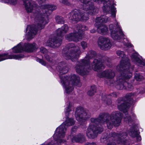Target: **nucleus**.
Instances as JSON below:
<instances>
[{
  "label": "nucleus",
  "instance_id": "nucleus-41",
  "mask_svg": "<svg viewBox=\"0 0 145 145\" xmlns=\"http://www.w3.org/2000/svg\"><path fill=\"white\" fill-rule=\"evenodd\" d=\"M95 30H91V32L92 33H95Z\"/></svg>",
  "mask_w": 145,
  "mask_h": 145
},
{
  "label": "nucleus",
  "instance_id": "nucleus-18",
  "mask_svg": "<svg viewBox=\"0 0 145 145\" xmlns=\"http://www.w3.org/2000/svg\"><path fill=\"white\" fill-rule=\"evenodd\" d=\"M98 43L101 49L104 50L110 48L112 45L110 40L108 38L102 37L99 38Z\"/></svg>",
  "mask_w": 145,
  "mask_h": 145
},
{
  "label": "nucleus",
  "instance_id": "nucleus-1",
  "mask_svg": "<svg viewBox=\"0 0 145 145\" xmlns=\"http://www.w3.org/2000/svg\"><path fill=\"white\" fill-rule=\"evenodd\" d=\"M56 8V6L53 5L46 4L41 6V11H40L39 13H37L35 17L37 27L34 28V25H29L26 29L25 38L27 40H30L33 37L37 30H40L44 28L48 22V16L50 13V11L54 10Z\"/></svg>",
  "mask_w": 145,
  "mask_h": 145
},
{
  "label": "nucleus",
  "instance_id": "nucleus-10",
  "mask_svg": "<svg viewBox=\"0 0 145 145\" xmlns=\"http://www.w3.org/2000/svg\"><path fill=\"white\" fill-rule=\"evenodd\" d=\"M118 106L119 110L122 111L123 114V117L124 121L129 125L134 123L137 118L135 115L132 112L129 115L127 112L128 107L125 102L123 100H119L118 101Z\"/></svg>",
  "mask_w": 145,
  "mask_h": 145
},
{
  "label": "nucleus",
  "instance_id": "nucleus-31",
  "mask_svg": "<svg viewBox=\"0 0 145 145\" xmlns=\"http://www.w3.org/2000/svg\"><path fill=\"white\" fill-rule=\"evenodd\" d=\"M39 4H41V3L45 1V0H38ZM60 2L62 3L66 4L67 5H68L69 3L67 0H59Z\"/></svg>",
  "mask_w": 145,
  "mask_h": 145
},
{
  "label": "nucleus",
  "instance_id": "nucleus-14",
  "mask_svg": "<svg viewBox=\"0 0 145 145\" xmlns=\"http://www.w3.org/2000/svg\"><path fill=\"white\" fill-rule=\"evenodd\" d=\"M106 119V123L108 129L111 128L113 125L115 126L119 125L121 121L122 116L119 112H113Z\"/></svg>",
  "mask_w": 145,
  "mask_h": 145
},
{
  "label": "nucleus",
  "instance_id": "nucleus-3",
  "mask_svg": "<svg viewBox=\"0 0 145 145\" xmlns=\"http://www.w3.org/2000/svg\"><path fill=\"white\" fill-rule=\"evenodd\" d=\"M116 54L122 58L120 61V64L116 67L117 70L119 71H122L119 79L117 81L119 83L117 88L120 89H123L124 87L127 89V86L129 90L132 89V86L127 82V80L132 76V72L133 70L132 67H131L128 59L124 55L123 52L117 51Z\"/></svg>",
  "mask_w": 145,
  "mask_h": 145
},
{
  "label": "nucleus",
  "instance_id": "nucleus-15",
  "mask_svg": "<svg viewBox=\"0 0 145 145\" xmlns=\"http://www.w3.org/2000/svg\"><path fill=\"white\" fill-rule=\"evenodd\" d=\"M109 20V18L105 15L96 18L95 25L97 28L98 33L102 34H105L108 33V29L107 27L103 25L102 24L106 23Z\"/></svg>",
  "mask_w": 145,
  "mask_h": 145
},
{
  "label": "nucleus",
  "instance_id": "nucleus-37",
  "mask_svg": "<svg viewBox=\"0 0 145 145\" xmlns=\"http://www.w3.org/2000/svg\"><path fill=\"white\" fill-rule=\"evenodd\" d=\"M109 142L108 143L107 145H116L115 142H113L112 141H110V140H108Z\"/></svg>",
  "mask_w": 145,
  "mask_h": 145
},
{
  "label": "nucleus",
  "instance_id": "nucleus-17",
  "mask_svg": "<svg viewBox=\"0 0 145 145\" xmlns=\"http://www.w3.org/2000/svg\"><path fill=\"white\" fill-rule=\"evenodd\" d=\"M75 115L76 119L82 123L90 117L91 114L88 111L84 110L82 107H78L76 108Z\"/></svg>",
  "mask_w": 145,
  "mask_h": 145
},
{
  "label": "nucleus",
  "instance_id": "nucleus-42",
  "mask_svg": "<svg viewBox=\"0 0 145 145\" xmlns=\"http://www.w3.org/2000/svg\"><path fill=\"white\" fill-rule=\"evenodd\" d=\"M106 103L108 104V105H109L110 104V103H108V102H106Z\"/></svg>",
  "mask_w": 145,
  "mask_h": 145
},
{
  "label": "nucleus",
  "instance_id": "nucleus-43",
  "mask_svg": "<svg viewBox=\"0 0 145 145\" xmlns=\"http://www.w3.org/2000/svg\"><path fill=\"white\" fill-rule=\"evenodd\" d=\"M52 68H54V67L53 66L52 67Z\"/></svg>",
  "mask_w": 145,
  "mask_h": 145
},
{
  "label": "nucleus",
  "instance_id": "nucleus-7",
  "mask_svg": "<svg viewBox=\"0 0 145 145\" xmlns=\"http://www.w3.org/2000/svg\"><path fill=\"white\" fill-rule=\"evenodd\" d=\"M105 116L104 114L102 113L100 114L97 118H92L91 119V123L86 131V135L88 138H94L97 136L98 133H101L103 131V129L102 127L98 128L96 130L97 127L95 126V125L96 123L97 124L99 123H103L105 120L104 118Z\"/></svg>",
  "mask_w": 145,
  "mask_h": 145
},
{
  "label": "nucleus",
  "instance_id": "nucleus-44",
  "mask_svg": "<svg viewBox=\"0 0 145 145\" xmlns=\"http://www.w3.org/2000/svg\"><path fill=\"white\" fill-rule=\"evenodd\" d=\"M53 63H55V61H53Z\"/></svg>",
  "mask_w": 145,
  "mask_h": 145
},
{
  "label": "nucleus",
  "instance_id": "nucleus-36",
  "mask_svg": "<svg viewBox=\"0 0 145 145\" xmlns=\"http://www.w3.org/2000/svg\"><path fill=\"white\" fill-rule=\"evenodd\" d=\"M101 142H104L106 143V141L108 142V139L107 137H105L102 138L101 139Z\"/></svg>",
  "mask_w": 145,
  "mask_h": 145
},
{
  "label": "nucleus",
  "instance_id": "nucleus-24",
  "mask_svg": "<svg viewBox=\"0 0 145 145\" xmlns=\"http://www.w3.org/2000/svg\"><path fill=\"white\" fill-rule=\"evenodd\" d=\"M129 135L133 138H136L137 141L141 140V138L139 135V132L135 129V128L131 127L130 129V132L129 133Z\"/></svg>",
  "mask_w": 145,
  "mask_h": 145
},
{
  "label": "nucleus",
  "instance_id": "nucleus-40",
  "mask_svg": "<svg viewBox=\"0 0 145 145\" xmlns=\"http://www.w3.org/2000/svg\"><path fill=\"white\" fill-rule=\"evenodd\" d=\"M112 95V96L114 97H116V95L115 93H114L112 94V95Z\"/></svg>",
  "mask_w": 145,
  "mask_h": 145
},
{
  "label": "nucleus",
  "instance_id": "nucleus-13",
  "mask_svg": "<svg viewBox=\"0 0 145 145\" xmlns=\"http://www.w3.org/2000/svg\"><path fill=\"white\" fill-rule=\"evenodd\" d=\"M76 29L77 32L76 31L74 33H70L66 36L67 40L69 41H73L76 42L79 41L82 38L83 31L87 30L88 28L86 26L80 25H78Z\"/></svg>",
  "mask_w": 145,
  "mask_h": 145
},
{
  "label": "nucleus",
  "instance_id": "nucleus-35",
  "mask_svg": "<svg viewBox=\"0 0 145 145\" xmlns=\"http://www.w3.org/2000/svg\"><path fill=\"white\" fill-rule=\"evenodd\" d=\"M40 51L41 53L44 54H46L48 52L47 50L45 48L43 47H41L40 48Z\"/></svg>",
  "mask_w": 145,
  "mask_h": 145
},
{
  "label": "nucleus",
  "instance_id": "nucleus-27",
  "mask_svg": "<svg viewBox=\"0 0 145 145\" xmlns=\"http://www.w3.org/2000/svg\"><path fill=\"white\" fill-rule=\"evenodd\" d=\"M96 91V86L93 85L91 86L90 89L88 92V94L89 95L92 96L94 94Z\"/></svg>",
  "mask_w": 145,
  "mask_h": 145
},
{
  "label": "nucleus",
  "instance_id": "nucleus-39",
  "mask_svg": "<svg viewBox=\"0 0 145 145\" xmlns=\"http://www.w3.org/2000/svg\"><path fill=\"white\" fill-rule=\"evenodd\" d=\"M77 129V127H74V128H72V131L73 132L75 131V130Z\"/></svg>",
  "mask_w": 145,
  "mask_h": 145
},
{
  "label": "nucleus",
  "instance_id": "nucleus-12",
  "mask_svg": "<svg viewBox=\"0 0 145 145\" xmlns=\"http://www.w3.org/2000/svg\"><path fill=\"white\" fill-rule=\"evenodd\" d=\"M37 46L35 43L32 44L29 43H25L24 44L22 42H20L17 46L12 48L9 51L13 53H17L22 52L24 51L31 52L35 50Z\"/></svg>",
  "mask_w": 145,
  "mask_h": 145
},
{
  "label": "nucleus",
  "instance_id": "nucleus-6",
  "mask_svg": "<svg viewBox=\"0 0 145 145\" xmlns=\"http://www.w3.org/2000/svg\"><path fill=\"white\" fill-rule=\"evenodd\" d=\"M80 0L83 3V6L82 8L85 11L75 9L72 11L68 15L69 20H71V22L73 24L80 20L85 21L88 20V17L86 13L92 15L95 14L97 10L93 6H89L91 2L88 0Z\"/></svg>",
  "mask_w": 145,
  "mask_h": 145
},
{
  "label": "nucleus",
  "instance_id": "nucleus-30",
  "mask_svg": "<svg viewBox=\"0 0 145 145\" xmlns=\"http://www.w3.org/2000/svg\"><path fill=\"white\" fill-rule=\"evenodd\" d=\"M5 3H7L12 5H15L17 3V0H3Z\"/></svg>",
  "mask_w": 145,
  "mask_h": 145
},
{
  "label": "nucleus",
  "instance_id": "nucleus-19",
  "mask_svg": "<svg viewBox=\"0 0 145 145\" xmlns=\"http://www.w3.org/2000/svg\"><path fill=\"white\" fill-rule=\"evenodd\" d=\"M9 52H5L2 54H0V61L7 59H14L20 60L24 58L23 55L9 54Z\"/></svg>",
  "mask_w": 145,
  "mask_h": 145
},
{
  "label": "nucleus",
  "instance_id": "nucleus-21",
  "mask_svg": "<svg viewBox=\"0 0 145 145\" xmlns=\"http://www.w3.org/2000/svg\"><path fill=\"white\" fill-rule=\"evenodd\" d=\"M97 75L100 78L105 77L108 79H112L115 76V74L113 71L111 70H106L98 73Z\"/></svg>",
  "mask_w": 145,
  "mask_h": 145
},
{
  "label": "nucleus",
  "instance_id": "nucleus-38",
  "mask_svg": "<svg viewBox=\"0 0 145 145\" xmlns=\"http://www.w3.org/2000/svg\"><path fill=\"white\" fill-rule=\"evenodd\" d=\"M85 145H96V144L94 142H87L85 144Z\"/></svg>",
  "mask_w": 145,
  "mask_h": 145
},
{
  "label": "nucleus",
  "instance_id": "nucleus-22",
  "mask_svg": "<svg viewBox=\"0 0 145 145\" xmlns=\"http://www.w3.org/2000/svg\"><path fill=\"white\" fill-rule=\"evenodd\" d=\"M69 137L71 141L73 142H76L82 143L85 141V137L84 136L80 134L76 135H73L71 134L69 137H68V139H69Z\"/></svg>",
  "mask_w": 145,
  "mask_h": 145
},
{
  "label": "nucleus",
  "instance_id": "nucleus-33",
  "mask_svg": "<svg viewBox=\"0 0 145 145\" xmlns=\"http://www.w3.org/2000/svg\"><path fill=\"white\" fill-rule=\"evenodd\" d=\"M44 57L46 59L50 62H52L53 61V59L51 58H50L49 56L47 54H45L44 55Z\"/></svg>",
  "mask_w": 145,
  "mask_h": 145
},
{
  "label": "nucleus",
  "instance_id": "nucleus-23",
  "mask_svg": "<svg viewBox=\"0 0 145 145\" xmlns=\"http://www.w3.org/2000/svg\"><path fill=\"white\" fill-rule=\"evenodd\" d=\"M131 58L133 61L138 63L140 66L145 67V60L144 61H142L137 53H135L133 54L131 56Z\"/></svg>",
  "mask_w": 145,
  "mask_h": 145
},
{
  "label": "nucleus",
  "instance_id": "nucleus-34",
  "mask_svg": "<svg viewBox=\"0 0 145 145\" xmlns=\"http://www.w3.org/2000/svg\"><path fill=\"white\" fill-rule=\"evenodd\" d=\"M37 61L39 62V63H41L42 65L44 66L46 65V62L43 60L40 59H37Z\"/></svg>",
  "mask_w": 145,
  "mask_h": 145
},
{
  "label": "nucleus",
  "instance_id": "nucleus-5",
  "mask_svg": "<svg viewBox=\"0 0 145 145\" xmlns=\"http://www.w3.org/2000/svg\"><path fill=\"white\" fill-rule=\"evenodd\" d=\"M62 63H59L58 65L55 64L56 70L59 72L61 83L65 89V93L68 95H74L73 85L78 87H80L82 85L79 78L74 74H72L69 76H62V74L67 73L68 71L67 67L62 68Z\"/></svg>",
  "mask_w": 145,
  "mask_h": 145
},
{
  "label": "nucleus",
  "instance_id": "nucleus-9",
  "mask_svg": "<svg viewBox=\"0 0 145 145\" xmlns=\"http://www.w3.org/2000/svg\"><path fill=\"white\" fill-rule=\"evenodd\" d=\"M68 25L66 24L59 28L56 31V37L49 38L45 45L53 48L59 46L61 44L62 36L68 31Z\"/></svg>",
  "mask_w": 145,
  "mask_h": 145
},
{
  "label": "nucleus",
  "instance_id": "nucleus-16",
  "mask_svg": "<svg viewBox=\"0 0 145 145\" xmlns=\"http://www.w3.org/2000/svg\"><path fill=\"white\" fill-rule=\"evenodd\" d=\"M94 2L99 3L102 1L104 2V6L103 10L104 13L110 14L111 16L115 18L116 12V8L114 5L116 4L113 3L111 4L109 0H93Z\"/></svg>",
  "mask_w": 145,
  "mask_h": 145
},
{
  "label": "nucleus",
  "instance_id": "nucleus-29",
  "mask_svg": "<svg viewBox=\"0 0 145 145\" xmlns=\"http://www.w3.org/2000/svg\"><path fill=\"white\" fill-rule=\"evenodd\" d=\"M135 78L137 81H140L143 79L142 76L140 74L138 73L137 72H136L135 73Z\"/></svg>",
  "mask_w": 145,
  "mask_h": 145
},
{
  "label": "nucleus",
  "instance_id": "nucleus-26",
  "mask_svg": "<svg viewBox=\"0 0 145 145\" xmlns=\"http://www.w3.org/2000/svg\"><path fill=\"white\" fill-rule=\"evenodd\" d=\"M136 95V94L132 93L127 94L126 95V97L128 102H129V104H131L133 101V100H132L133 98Z\"/></svg>",
  "mask_w": 145,
  "mask_h": 145
},
{
  "label": "nucleus",
  "instance_id": "nucleus-8",
  "mask_svg": "<svg viewBox=\"0 0 145 145\" xmlns=\"http://www.w3.org/2000/svg\"><path fill=\"white\" fill-rule=\"evenodd\" d=\"M109 27L111 36L113 39L118 41L120 40L122 41L124 39V42H123V44L124 45L127 47L132 46V44L129 42L128 40L126 38L125 39V36L123 33L119 23L116 20L115 25L110 24Z\"/></svg>",
  "mask_w": 145,
  "mask_h": 145
},
{
  "label": "nucleus",
  "instance_id": "nucleus-25",
  "mask_svg": "<svg viewBox=\"0 0 145 145\" xmlns=\"http://www.w3.org/2000/svg\"><path fill=\"white\" fill-rule=\"evenodd\" d=\"M23 2L24 5L27 12L28 13L31 12L33 9V5L29 0H24Z\"/></svg>",
  "mask_w": 145,
  "mask_h": 145
},
{
  "label": "nucleus",
  "instance_id": "nucleus-4",
  "mask_svg": "<svg viewBox=\"0 0 145 145\" xmlns=\"http://www.w3.org/2000/svg\"><path fill=\"white\" fill-rule=\"evenodd\" d=\"M96 53L94 51H90L88 52L86 56L83 59L76 63L75 69L76 72L82 75H86L90 70L93 69L95 71H99L101 69H104V65H108V61H105L102 63L97 59H95L93 63L90 64V59L96 55Z\"/></svg>",
  "mask_w": 145,
  "mask_h": 145
},
{
  "label": "nucleus",
  "instance_id": "nucleus-28",
  "mask_svg": "<svg viewBox=\"0 0 145 145\" xmlns=\"http://www.w3.org/2000/svg\"><path fill=\"white\" fill-rule=\"evenodd\" d=\"M56 22L58 24H63L64 23L63 18L61 16H56L55 17Z\"/></svg>",
  "mask_w": 145,
  "mask_h": 145
},
{
  "label": "nucleus",
  "instance_id": "nucleus-20",
  "mask_svg": "<svg viewBox=\"0 0 145 145\" xmlns=\"http://www.w3.org/2000/svg\"><path fill=\"white\" fill-rule=\"evenodd\" d=\"M126 135V134L125 133L118 134L114 132L111 134V138H114V139L116 140L118 143H121L125 145H127V141L124 140Z\"/></svg>",
  "mask_w": 145,
  "mask_h": 145
},
{
  "label": "nucleus",
  "instance_id": "nucleus-11",
  "mask_svg": "<svg viewBox=\"0 0 145 145\" xmlns=\"http://www.w3.org/2000/svg\"><path fill=\"white\" fill-rule=\"evenodd\" d=\"M68 51L67 53L64 52V50L63 51V56L67 59H70L72 61L76 60L81 53L80 48L78 46H74L73 44L68 45Z\"/></svg>",
  "mask_w": 145,
  "mask_h": 145
},
{
  "label": "nucleus",
  "instance_id": "nucleus-32",
  "mask_svg": "<svg viewBox=\"0 0 145 145\" xmlns=\"http://www.w3.org/2000/svg\"><path fill=\"white\" fill-rule=\"evenodd\" d=\"M81 44L82 48L83 49H85L87 47V44L85 41H82L81 42Z\"/></svg>",
  "mask_w": 145,
  "mask_h": 145
},
{
  "label": "nucleus",
  "instance_id": "nucleus-2",
  "mask_svg": "<svg viewBox=\"0 0 145 145\" xmlns=\"http://www.w3.org/2000/svg\"><path fill=\"white\" fill-rule=\"evenodd\" d=\"M73 105L72 103L69 102L65 110L66 120L59 126L57 128L53 136V140H48L42 144V145H62L66 142L63 139L65 137L67 127L73 125L74 123V120L72 118H69L68 116L69 112L71 111Z\"/></svg>",
  "mask_w": 145,
  "mask_h": 145
}]
</instances>
